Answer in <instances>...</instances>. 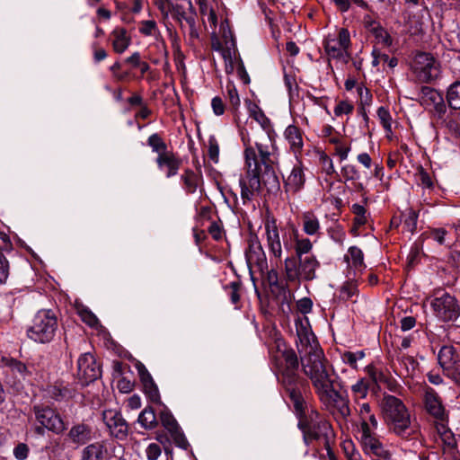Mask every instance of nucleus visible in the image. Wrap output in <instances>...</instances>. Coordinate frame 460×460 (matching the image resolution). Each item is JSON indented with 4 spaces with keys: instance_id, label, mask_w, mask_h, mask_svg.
Instances as JSON below:
<instances>
[{
    "instance_id": "dca6fc26",
    "label": "nucleus",
    "mask_w": 460,
    "mask_h": 460,
    "mask_svg": "<svg viewBox=\"0 0 460 460\" xmlns=\"http://www.w3.org/2000/svg\"><path fill=\"white\" fill-rule=\"evenodd\" d=\"M102 420L110 434L118 439H124L128 431V426L120 412L116 410H105Z\"/></svg>"
},
{
    "instance_id": "c03bdc74",
    "label": "nucleus",
    "mask_w": 460,
    "mask_h": 460,
    "mask_svg": "<svg viewBox=\"0 0 460 460\" xmlns=\"http://www.w3.org/2000/svg\"><path fill=\"white\" fill-rule=\"evenodd\" d=\"M227 99L229 101L230 105L232 106L234 111H236L240 107L241 101L239 98V94L234 84L228 83L226 86Z\"/></svg>"
},
{
    "instance_id": "2f4dec72",
    "label": "nucleus",
    "mask_w": 460,
    "mask_h": 460,
    "mask_svg": "<svg viewBox=\"0 0 460 460\" xmlns=\"http://www.w3.org/2000/svg\"><path fill=\"white\" fill-rule=\"evenodd\" d=\"M251 116L261 126L264 131L263 136L256 142L265 141V139L269 137V139L270 140V145L274 146L270 136V131L271 128L270 120L266 117L264 112L261 110H260L257 106H255L254 109L251 111Z\"/></svg>"
},
{
    "instance_id": "0eeeda50",
    "label": "nucleus",
    "mask_w": 460,
    "mask_h": 460,
    "mask_svg": "<svg viewBox=\"0 0 460 460\" xmlns=\"http://www.w3.org/2000/svg\"><path fill=\"white\" fill-rule=\"evenodd\" d=\"M58 328V321L56 314L49 309H41L34 315L27 335L35 342L49 343L56 336Z\"/></svg>"
},
{
    "instance_id": "37998d69",
    "label": "nucleus",
    "mask_w": 460,
    "mask_h": 460,
    "mask_svg": "<svg viewBox=\"0 0 460 460\" xmlns=\"http://www.w3.org/2000/svg\"><path fill=\"white\" fill-rule=\"evenodd\" d=\"M144 392L148 399L153 402L160 403V394L157 385L154 380L143 383Z\"/></svg>"
},
{
    "instance_id": "603ef678",
    "label": "nucleus",
    "mask_w": 460,
    "mask_h": 460,
    "mask_svg": "<svg viewBox=\"0 0 460 460\" xmlns=\"http://www.w3.org/2000/svg\"><path fill=\"white\" fill-rule=\"evenodd\" d=\"M208 156L214 163H217L219 159V145L214 136L209 137L208 140Z\"/></svg>"
},
{
    "instance_id": "aec40b11",
    "label": "nucleus",
    "mask_w": 460,
    "mask_h": 460,
    "mask_svg": "<svg viewBox=\"0 0 460 460\" xmlns=\"http://www.w3.org/2000/svg\"><path fill=\"white\" fill-rule=\"evenodd\" d=\"M180 181L182 190L187 195L194 194L198 190L202 191L204 181L200 169L194 171L186 168L181 174Z\"/></svg>"
},
{
    "instance_id": "3c124183",
    "label": "nucleus",
    "mask_w": 460,
    "mask_h": 460,
    "mask_svg": "<svg viewBox=\"0 0 460 460\" xmlns=\"http://www.w3.org/2000/svg\"><path fill=\"white\" fill-rule=\"evenodd\" d=\"M138 31L141 34L146 36L155 35L157 31V25L154 20L142 21L139 23Z\"/></svg>"
},
{
    "instance_id": "39448f33",
    "label": "nucleus",
    "mask_w": 460,
    "mask_h": 460,
    "mask_svg": "<svg viewBox=\"0 0 460 460\" xmlns=\"http://www.w3.org/2000/svg\"><path fill=\"white\" fill-rule=\"evenodd\" d=\"M379 405L389 430L402 438H408L414 433L410 412L401 399L384 394Z\"/></svg>"
},
{
    "instance_id": "2eb2a0df",
    "label": "nucleus",
    "mask_w": 460,
    "mask_h": 460,
    "mask_svg": "<svg viewBox=\"0 0 460 460\" xmlns=\"http://www.w3.org/2000/svg\"><path fill=\"white\" fill-rule=\"evenodd\" d=\"M246 262L249 268L256 267L261 271L268 270L266 253L256 235L251 236L245 251Z\"/></svg>"
},
{
    "instance_id": "58836bf2",
    "label": "nucleus",
    "mask_w": 460,
    "mask_h": 460,
    "mask_svg": "<svg viewBox=\"0 0 460 460\" xmlns=\"http://www.w3.org/2000/svg\"><path fill=\"white\" fill-rule=\"evenodd\" d=\"M147 145L152 148L153 152L157 154V155H161L162 154H166L170 152L167 149L166 143L162 139V137L157 133H154L151 136H149L147 139Z\"/></svg>"
},
{
    "instance_id": "1a4fd4ad",
    "label": "nucleus",
    "mask_w": 460,
    "mask_h": 460,
    "mask_svg": "<svg viewBox=\"0 0 460 460\" xmlns=\"http://www.w3.org/2000/svg\"><path fill=\"white\" fill-rule=\"evenodd\" d=\"M429 304L433 314L440 322H456L460 317V303L446 291L434 292Z\"/></svg>"
},
{
    "instance_id": "6e6552de",
    "label": "nucleus",
    "mask_w": 460,
    "mask_h": 460,
    "mask_svg": "<svg viewBox=\"0 0 460 460\" xmlns=\"http://www.w3.org/2000/svg\"><path fill=\"white\" fill-rule=\"evenodd\" d=\"M31 411L35 419L33 431L36 435L43 437L47 430L60 435L66 429L63 418L54 408L44 404H35Z\"/></svg>"
},
{
    "instance_id": "79ce46f5",
    "label": "nucleus",
    "mask_w": 460,
    "mask_h": 460,
    "mask_svg": "<svg viewBox=\"0 0 460 460\" xmlns=\"http://www.w3.org/2000/svg\"><path fill=\"white\" fill-rule=\"evenodd\" d=\"M365 357V352L363 350H358L356 352L345 351L341 354V360L349 365L351 367L357 369V362L361 360Z\"/></svg>"
},
{
    "instance_id": "09e8293b",
    "label": "nucleus",
    "mask_w": 460,
    "mask_h": 460,
    "mask_svg": "<svg viewBox=\"0 0 460 460\" xmlns=\"http://www.w3.org/2000/svg\"><path fill=\"white\" fill-rule=\"evenodd\" d=\"M78 314L82 321L91 327H94L99 323L95 314L86 307L78 308Z\"/></svg>"
},
{
    "instance_id": "69168bd1",
    "label": "nucleus",
    "mask_w": 460,
    "mask_h": 460,
    "mask_svg": "<svg viewBox=\"0 0 460 460\" xmlns=\"http://www.w3.org/2000/svg\"><path fill=\"white\" fill-rule=\"evenodd\" d=\"M92 49L93 52V60L95 63H99L107 58V51L103 48H99L96 42L92 44Z\"/></svg>"
},
{
    "instance_id": "a19ab883",
    "label": "nucleus",
    "mask_w": 460,
    "mask_h": 460,
    "mask_svg": "<svg viewBox=\"0 0 460 460\" xmlns=\"http://www.w3.org/2000/svg\"><path fill=\"white\" fill-rule=\"evenodd\" d=\"M213 49L217 51H221L222 57L226 63V73H232L234 66H233V59L234 52H233L230 49H224L221 48L220 43H213L212 44Z\"/></svg>"
},
{
    "instance_id": "cd10ccee",
    "label": "nucleus",
    "mask_w": 460,
    "mask_h": 460,
    "mask_svg": "<svg viewBox=\"0 0 460 460\" xmlns=\"http://www.w3.org/2000/svg\"><path fill=\"white\" fill-rule=\"evenodd\" d=\"M438 360L439 366L444 370L451 366L460 363V355L454 346L445 345L438 351Z\"/></svg>"
},
{
    "instance_id": "423d86ee",
    "label": "nucleus",
    "mask_w": 460,
    "mask_h": 460,
    "mask_svg": "<svg viewBox=\"0 0 460 460\" xmlns=\"http://www.w3.org/2000/svg\"><path fill=\"white\" fill-rule=\"evenodd\" d=\"M320 261L314 254L305 257H287L284 261V275L287 282L300 284L316 279V271Z\"/></svg>"
},
{
    "instance_id": "4c0bfd02",
    "label": "nucleus",
    "mask_w": 460,
    "mask_h": 460,
    "mask_svg": "<svg viewBox=\"0 0 460 460\" xmlns=\"http://www.w3.org/2000/svg\"><path fill=\"white\" fill-rule=\"evenodd\" d=\"M313 249V243L310 239L303 237L295 239V255L293 258L305 257V255H311L310 252Z\"/></svg>"
},
{
    "instance_id": "20e7f679",
    "label": "nucleus",
    "mask_w": 460,
    "mask_h": 460,
    "mask_svg": "<svg viewBox=\"0 0 460 460\" xmlns=\"http://www.w3.org/2000/svg\"><path fill=\"white\" fill-rule=\"evenodd\" d=\"M278 380L285 390L286 394L293 402L294 408H301L302 387L305 384L297 371L299 362L294 349H285L279 350L273 357Z\"/></svg>"
},
{
    "instance_id": "7c9ffc66",
    "label": "nucleus",
    "mask_w": 460,
    "mask_h": 460,
    "mask_svg": "<svg viewBox=\"0 0 460 460\" xmlns=\"http://www.w3.org/2000/svg\"><path fill=\"white\" fill-rule=\"evenodd\" d=\"M344 261L349 268L357 271H361L366 267L363 252L357 246L349 248L348 252L344 255Z\"/></svg>"
},
{
    "instance_id": "c9c22d12",
    "label": "nucleus",
    "mask_w": 460,
    "mask_h": 460,
    "mask_svg": "<svg viewBox=\"0 0 460 460\" xmlns=\"http://www.w3.org/2000/svg\"><path fill=\"white\" fill-rule=\"evenodd\" d=\"M446 98L450 108L460 110V81H456L448 86Z\"/></svg>"
},
{
    "instance_id": "e2e57ef3",
    "label": "nucleus",
    "mask_w": 460,
    "mask_h": 460,
    "mask_svg": "<svg viewBox=\"0 0 460 460\" xmlns=\"http://www.w3.org/2000/svg\"><path fill=\"white\" fill-rule=\"evenodd\" d=\"M297 309L303 314H306L312 311L313 302L308 297L301 298L296 303Z\"/></svg>"
},
{
    "instance_id": "864d4df0",
    "label": "nucleus",
    "mask_w": 460,
    "mask_h": 460,
    "mask_svg": "<svg viewBox=\"0 0 460 460\" xmlns=\"http://www.w3.org/2000/svg\"><path fill=\"white\" fill-rule=\"evenodd\" d=\"M373 33L379 43L384 46L389 47L392 45L393 40L390 34L382 27H377L373 30Z\"/></svg>"
},
{
    "instance_id": "a211bd4d",
    "label": "nucleus",
    "mask_w": 460,
    "mask_h": 460,
    "mask_svg": "<svg viewBox=\"0 0 460 460\" xmlns=\"http://www.w3.org/2000/svg\"><path fill=\"white\" fill-rule=\"evenodd\" d=\"M296 161L290 173L284 179V189L287 193L296 194L305 184V167L300 158H296Z\"/></svg>"
},
{
    "instance_id": "13d9d810",
    "label": "nucleus",
    "mask_w": 460,
    "mask_h": 460,
    "mask_svg": "<svg viewBox=\"0 0 460 460\" xmlns=\"http://www.w3.org/2000/svg\"><path fill=\"white\" fill-rule=\"evenodd\" d=\"M328 234H329L330 237L334 242L341 243V244L343 243L345 237H346L345 232L340 226H335V227L330 228L328 230Z\"/></svg>"
},
{
    "instance_id": "7ed1b4c3",
    "label": "nucleus",
    "mask_w": 460,
    "mask_h": 460,
    "mask_svg": "<svg viewBox=\"0 0 460 460\" xmlns=\"http://www.w3.org/2000/svg\"><path fill=\"white\" fill-rule=\"evenodd\" d=\"M298 418V428L303 433L304 442L309 445L317 442L323 446L327 455L333 456L332 444L334 440V432L330 422L323 417L315 409H307L304 398L301 400V408H295Z\"/></svg>"
},
{
    "instance_id": "5701e85b",
    "label": "nucleus",
    "mask_w": 460,
    "mask_h": 460,
    "mask_svg": "<svg viewBox=\"0 0 460 460\" xmlns=\"http://www.w3.org/2000/svg\"><path fill=\"white\" fill-rule=\"evenodd\" d=\"M66 438L76 447L84 446L93 438V428L84 422L74 424L68 430Z\"/></svg>"
},
{
    "instance_id": "e433bc0d",
    "label": "nucleus",
    "mask_w": 460,
    "mask_h": 460,
    "mask_svg": "<svg viewBox=\"0 0 460 460\" xmlns=\"http://www.w3.org/2000/svg\"><path fill=\"white\" fill-rule=\"evenodd\" d=\"M358 282L355 279H349L340 289V298L342 300H349L354 296H358Z\"/></svg>"
},
{
    "instance_id": "412c9836",
    "label": "nucleus",
    "mask_w": 460,
    "mask_h": 460,
    "mask_svg": "<svg viewBox=\"0 0 460 460\" xmlns=\"http://www.w3.org/2000/svg\"><path fill=\"white\" fill-rule=\"evenodd\" d=\"M419 363L413 357L402 353H398L393 363L394 371L402 378H412L416 375Z\"/></svg>"
},
{
    "instance_id": "774afa93",
    "label": "nucleus",
    "mask_w": 460,
    "mask_h": 460,
    "mask_svg": "<svg viewBox=\"0 0 460 460\" xmlns=\"http://www.w3.org/2000/svg\"><path fill=\"white\" fill-rule=\"evenodd\" d=\"M29 453V448L27 445L21 443L16 446L13 449V455L18 460H24L27 458Z\"/></svg>"
},
{
    "instance_id": "de8ad7c7",
    "label": "nucleus",
    "mask_w": 460,
    "mask_h": 460,
    "mask_svg": "<svg viewBox=\"0 0 460 460\" xmlns=\"http://www.w3.org/2000/svg\"><path fill=\"white\" fill-rule=\"evenodd\" d=\"M341 172L346 181H358L360 178V172L354 164H345Z\"/></svg>"
},
{
    "instance_id": "9b49d317",
    "label": "nucleus",
    "mask_w": 460,
    "mask_h": 460,
    "mask_svg": "<svg viewBox=\"0 0 460 460\" xmlns=\"http://www.w3.org/2000/svg\"><path fill=\"white\" fill-rule=\"evenodd\" d=\"M411 69L421 83H430L440 75V63L429 53L419 52L414 56Z\"/></svg>"
},
{
    "instance_id": "4be33fe9",
    "label": "nucleus",
    "mask_w": 460,
    "mask_h": 460,
    "mask_svg": "<svg viewBox=\"0 0 460 460\" xmlns=\"http://www.w3.org/2000/svg\"><path fill=\"white\" fill-rule=\"evenodd\" d=\"M171 14L173 19L180 22L181 29H184L183 22L186 24H192L197 17L191 3L187 0H179L174 3L172 5Z\"/></svg>"
},
{
    "instance_id": "6ab92c4d",
    "label": "nucleus",
    "mask_w": 460,
    "mask_h": 460,
    "mask_svg": "<svg viewBox=\"0 0 460 460\" xmlns=\"http://www.w3.org/2000/svg\"><path fill=\"white\" fill-rule=\"evenodd\" d=\"M283 136L295 158H300L304 148V131L296 125H288Z\"/></svg>"
},
{
    "instance_id": "393cba45",
    "label": "nucleus",
    "mask_w": 460,
    "mask_h": 460,
    "mask_svg": "<svg viewBox=\"0 0 460 460\" xmlns=\"http://www.w3.org/2000/svg\"><path fill=\"white\" fill-rule=\"evenodd\" d=\"M160 420L164 429L171 433L175 443L181 447H185L187 441L180 432L178 423L168 409L165 408L160 412Z\"/></svg>"
},
{
    "instance_id": "052dcab7",
    "label": "nucleus",
    "mask_w": 460,
    "mask_h": 460,
    "mask_svg": "<svg viewBox=\"0 0 460 460\" xmlns=\"http://www.w3.org/2000/svg\"><path fill=\"white\" fill-rule=\"evenodd\" d=\"M226 288L228 290L231 302L234 305L237 304L240 300L239 284L237 282H231L228 286L226 287Z\"/></svg>"
},
{
    "instance_id": "f8f14e48",
    "label": "nucleus",
    "mask_w": 460,
    "mask_h": 460,
    "mask_svg": "<svg viewBox=\"0 0 460 460\" xmlns=\"http://www.w3.org/2000/svg\"><path fill=\"white\" fill-rule=\"evenodd\" d=\"M360 444L366 455L374 456L378 457L377 459L383 460H389L392 457L391 451L366 424L363 425V433L360 434Z\"/></svg>"
},
{
    "instance_id": "ddd939ff",
    "label": "nucleus",
    "mask_w": 460,
    "mask_h": 460,
    "mask_svg": "<svg viewBox=\"0 0 460 460\" xmlns=\"http://www.w3.org/2000/svg\"><path fill=\"white\" fill-rule=\"evenodd\" d=\"M265 245L268 249L270 261H281L283 249L279 230L276 220H267L264 224Z\"/></svg>"
},
{
    "instance_id": "b1692460",
    "label": "nucleus",
    "mask_w": 460,
    "mask_h": 460,
    "mask_svg": "<svg viewBox=\"0 0 460 460\" xmlns=\"http://www.w3.org/2000/svg\"><path fill=\"white\" fill-rule=\"evenodd\" d=\"M425 408L435 420H447V412L442 404L438 394L432 389L428 388L425 393Z\"/></svg>"
},
{
    "instance_id": "680f3d73",
    "label": "nucleus",
    "mask_w": 460,
    "mask_h": 460,
    "mask_svg": "<svg viewBox=\"0 0 460 460\" xmlns=\"http://www.w3.org/2000/svg\"><path fill=\"white\" fill-rule=\"evenodd\" d=\"M366 424L374 432L378 427V421L374 413L366 417V420H361L359 433H363V425Z\"/></svg>"
},
{
    "instance_id": "473e14b6",
    "label": "nucleus",
    "mask_w": 460,
    "mask_h": 460,
    "mask_svg": "<svg viewBox=\"0 0 460 460\" xmlns=\"http://www.w3.org/2000/svg\"><path fill=\"white\" fill-rule=\"evenodd\" d=\"M369 381L366 378H359L350 387L351 395L356 403L365 399L368 394Z\"/></svg>"
},
{
    "instance_id": "f704fd0d",
    "label": "nucleus",
    "mask_w": 460,
    "mask_h": 460,
    "mask_svg": "<svg viewBox=\"0 0 460 460\" xmlns=\"http://www.w3.org/2000/svg\"><path fill=\"white\" fill-rule=\"evenodd\" d=\"M442 94L429 87V86H422L420 89V103L426 108L431 107L432 104H435L438 101H440Z\"/></svg>"
},
{
    "instance_id": "8fccbe9b",
    "label": "nucleus",
    "mask_w": 460,
    "mask_h": 460,
    "mask_svg": "<svg viewBox=\"0 0 460 460\" xmlns=\"http://www.w3.org/2000/svg\"><path fill=\"white\" fill-rule=\"evenodd\" d=\"M448 232L445 228H433L430 230V237L440 245H448Z\"/></svg>"
},
{
    "instance_id": "c756f323",
    "label": "nucleus",
    "mask_w": 460,
    "mask_h": 460,
    "mask_svg": "<svg viewBox=\"0 0 460 460\" xmlns=\"http://www.w3.org/2000/svg\"><path fill=\"white\" fill-rule=\"evenodd\" d=\"M302 229L307 235H319L321 225L318 217L313 211H306L301 217Z\"/></svg>"
},
{
    "instance_id": "a18cd8bd",
    "label": "nucleus",
    "mask_w": 460,
    "mask_h": 460,
    "mask_svg": "<svg viewBox=\"0 0 460 460\" xmlns=\"http://www.w3.org/2000/svg\"><path fill=\"white\" fill-rule=\"evenodd\" d=\"M418 213L412 208H409L403 214L404 226L409 232H414L417 227Z\"/></svg>"
},
{
    "instance_id": "9d476101",
    "label": "nucleus",
    "mask_w": 460,
    "mask_h": 460,
    "mask_svg": "<svg viewBox=\"0 0 460 460\" xmlns=\"http://www.w3.org/2000/svg\"><path fill=\"white\" fill-rule=\"evenodd\" d=\"M350 35L346 28H341L337 34L329 33L324 40L323 47L330 60H336L343 65L351 59L349 52Z\"/></svg>"
},
{
    "instance_id": "4468645a",
    "label": "nucleus",
    "mask_w": 460,
    "mask_h": 460,
    "mask_svg": "<svg viewBox=\"0 0 460 460\" xmlns=\"http://www.w3.org/2000/svg\"><path fill=\"white\" fill-rule=\"evenodd\" d=\"M101 367L91 353L82 354L77 360V376L83 385H88L101 376Z\"/></svg>"
},
{
    "instance_id": "f03ea898",
    "label": "nucleus",
    "mask_w": 460,
    "mask_h": 460,
    "mask_svg": "<svg viewBox=\"0 0 460 460\" xmlns=\"http://www.w3.org/2000/svg\"><path fill=\"white\" fill-rule=\"evenodd\" d=\"M243 142L247 172L240 178L239 185L243 205L246 206L259 195L261 183L269 192H277L280 182L273 168L278 160L275 146L270 145L269 137L265 141L255 142V148L249 139L243 137Z\"/></svg>"
},
{
    "instance_id": "a878e982",
    "label": "nucleus",
    "mask_w": 460,
    "mask_h": 460,
    "mask_svg": "<svg viewBox=\"0 0 460 460\" xmlns=\"http://www.w3.org/2000/svg\"><path fill=\"white\" fill-rule=\"evenodd\" d=\"M155 162L161 171L165 169L167 178L175 176L181 164V160L172 151L157 155Z\"/></svg>"
},
{
    "instance_id": "bb28decb",
    "label": "nucleus",
    "mask_w": 460,
    "mask_h": 460,
    "mask_svg": "<svg viewBox=\"0 0 460 460\" xmlns=\"http://www.w3.org/2000/svg\"><path fill=\"white\" fill-rule=\"evenodd\" d=\"M111 40L113 50L116 53L122 54L129 47L131 38L123 27H116L111 32Z\"/></svg>"
},
{
    "instance_id": "c85d7f7f",
    "label": "nucleus",
    "mask_w": 460,
    "mask_h": 460,
    "mask_svg": "<svg viewBox=\"0 0 460 460\" xmlns=\"http://www.w3.org/2000/svg\"><path fill=\"white\" fill-rule=\"evenodd\" d=\"M107 447L104 442L99 441L89 444L83 451L80 460H104Z\"/></svg>"
},
{
    "instance_id": "bf43d9fd",
    "label": "nucleus",
    "mask_w": 460,
    "mask_h": 460,
    "mask_svg": "<svg viewBox=\"0 0 460 460\" xmlns=\"http://www.w3.org/2000/svg\"><path fill=\"white\" fill-rule=\"evenodd\" d=\"M353 111V105L349 102H340L334 108V114L336 116H341L343 114H349Z\"/></svg>"
},
{
    "instance_id": "f3484780",
    "label": "nucleus",
    "mask_w": 460,
    "mask_h": 460,
    "mask_svg": "<svg viewBox=\"0 0 460 460\" xmlns=\"http://www.w3.org/2000/svg\"><path fill=\"white\" fill-rule=\"evenodd\" d=\"M2 367L5 375V382L12 386H16L17 383L25 379L29 374L26 365L15 358H3Z\"/></svg>"
},
{
    "instance_id": "5fc2aeb1",
    "label": "nucleus",
    "mask_w": 460,
    "mask_h": 460,
    "mask_svg": "<svg viewBox=\"0 0 460 460\" xmlns=\"http://www.w3.org/2000/svg\"><path fill=\"white\" fill-rule=\"evenodd\" d=\"M416 179L418 184L423 188L430 189L433 187V181L429 173L426 172L422 167H420L416 173Z\"/></svg>"
},
{
    "instance_id": "f257e3e1",
    "label": "nucleus",
    "mask_w": 460,
    "mask_h": 460,
    "mask_svg": "<svg viewBox=\"0 0 460 460\" xmlns=\"http://www.w3.org/2000/svg\"><path fill=\"white\" fill-rule=\"evenodd\" d=\"M296 348L304 374L309 378L314 393L326 410L343 420L350 416L349 401L335 390L333 380L327 369V359L307 321L296 322Z\"/></svg>"
},
{
    "instance_id": "72a5a7b5",
    "label": "nucleus",
    "mask_w": 460,
    "mask_h": 460,
    "mask_svg": "<svg viewBox=\"0 0 460 460\" xmlns=\"http://www.w3.org/2000/svg\"><path fill=\"white\" fill-rule=\"evenodd\" d=\"M137 421L146 429H153L158 424L155 412L152 407L145 408L140 412Z\"/></svg>"
},
{
    "instance_id": "49530a36",
    "label": "nucleus",
    "mask_w": 460,
    "mask_h": 460,
    "mask_svg": "<svg viewBox=\"0 0 460 460\" xmlns=\"http://www.w3.org/2000/svg\"><path fill=\"white\" fill-rule=\"evenodd\" d=\"M377 116L380 119V122L385 128V132H392V117L389 111L385 107H379L377 110Z\"/></svg>"
},
{
    "instance_id": "0e129e2a",
    "label": "nucleus",
    "mask_w": 460,
    "mask_h": 460,
    "mask_svg": "<svg viewBox=\"0 0 460 460\" xmlns=\"http://www.w3.org/2000/svg\"><path fill=\"white\" fill-rule=\"evenodd\" d=\"M211 107L214 114L217 116H221L225 112V104L223 100L218 96H216L212 99Z\"/></svg>"
},
{
    "instance_id": "ea45409f",
    "label": "nucleus",
    "mask_w": 460,
    "mask_h": 460,
    "mask_svg": "<svg viewBox=\"0 0 460 460\" xmlns=\"http://www.w3.org/2000/svg\"><path fill=\"white\" fill-rule=\"evenodd\" d=\"M351 211L355 215L354 225L357 228L366 225L368 219V213L364 206L360 204H353L351 206Z\"/></svg>"
},
{
    "instance_id": "6e6d98bb",
    "label": "nucleus",
    "mask_w": 460,
    "mask_h": 460,
    "mask_svg": "<svg viewBox=\"0 0 460 460\" xmlns=\"http://www.w3.org/2000/svg\"><path fill=\"white\" fill-rule=\"evenodd\" d=\"M444 375L460 386V362L443 370Z\"/></svg>"
},
{
    "instance_id": "338daca9",
    "label": "nucleus",
    "mask_w": 460,
    "mask_h": 460,
    "mask_svg": "<svg viewBox=\"0 0 460 460\" xmlns=\"http://www.w3.org/2000/svg\"><path fill=\"white\" fill-rule=\"evenodd\" d=\"M350 149V145H346L344 143H338V146H335L336 155L340 157L341 161L346 160L348 158Z\"/></svg>"
},
{
    "instance_id": "4d7b16f0",
    "label": "nucleus",
    "mask_w": 460,
    "mask_h": 460,
    "mask_svg": "<svg viewBox=\"0 0 460 460\" xmlns=\"http://www.w3.org/2000/svg\"><path fill=\"white\" fill-rule=\"evenodd\" d=\"M162 454V448L157 443H150L146 448L147 460H157Z\"/></svg>"
}]
</instances>
